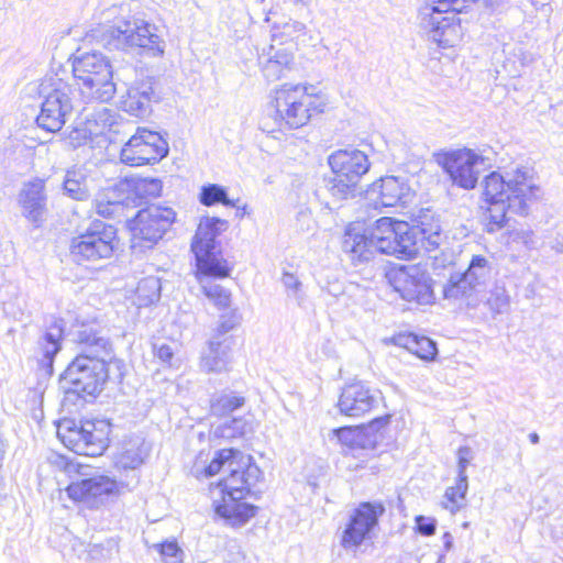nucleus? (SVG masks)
<instances>
[{"instance_id": "1", "label": "nucleus", "mask_w": 563, "mask_h": 563, "mask_svg": "<svg viewBox=\"0 0 563 563\" xmlns=\"http://www.w3.org/2000/svg\"><path fill=\"white\" fill-rule=\"evenodd\" d=\"M487 207V232L505 227L508 212L520 217L530 214L533 206L543 198L536 170L523 164H512L503 172H492L483 183Z\"/></svg>"}, {"instance_id": "2", "label": "nucleus", "mask_w": 563, "mask_h": 563, "mask_svg": "<svg viewBox=\"0 0 563 563\" xmlns=\"http://www.w3.org/2000/svg\"><path fill=\"white\" fill-rule=\"evenodd\" d=\"M82 352L68 365L64 380L69 391L79 396H96L108 379L107 362L112 357L109 340L93 325H82L77 333Z\"/></svg>"}, {"instance_id": "3", "label": "nucleus", "mask_w": 563, "mask_h": 563, "mask_svg": "<svg viewBox=\"0 0 563 563\" xmlns=\"http://www.w3.org/2000/svg\"><path fill=\"white\" fill-rule=\"evenodd\" d=\"M369 233L378 253L397 257H412L420 250L435 251L445 239L439 221L429 219L428 216L421 217L413 227L405 221L384 217L376 221Z\"/></svg>"}, {"instance_id": "4", "label": "nucleus", "mask_w": 563, "mask_h": 563, "mask_svg": "<svg viewBox=\"0 0 563 563\" xmlns=\"http://www.w3.org/2000/svg\"><path fill=\"white\" fill-rule=\"evenodd\" d=\"M120 8L108 9L106 22L93 31V36L109 49H139L152 57H162L165 53V41L157 33V26L148 21L131 14L119 13Z\"/></svg>"}, {"instance_id": "5", "label": "nucleus", "mask_w": 563, "mask_h": 563, "mask_svg": "<svg viewBox=\"0 0 563 563\" xmlns=\"http://www.w3.org/2000/svg\"><path fill=\"white\" fill-rule=\"evenodd\" d=\"M262 475L250 455H240L229 464V475L212 489L217 515L231 526H242L255 516L256 507L243 501Z\"/></svg>"}, {"instance_id": "6", "label": "nucleus", "mask_w": 563, "mask_h": 563, "mask_svg": "<svg viewBox=\"0 0 563 563\" xmlns=\"http://www.w3.org/2000/svg\"><path fill=\"white\" fill-rule=\"evenodd\" d=\"M275 122L280 130L299 129L322 113L325 100L311 84H284L274 90Z\"/></svg>"}, {"instance_id": "7", "label": "nucleus", "mask_w": 563, "mask_h": 563, "mask_svg": "<svg viewBox=\"0 0 563 563\" xmlns=\"http://www.w3.org/2000/svg\"><path fill=\"white\" fill-rule=\"evenodd\" d=\"M49 461L71 479L66 488L68 497L87 508L97 509L119 493V484L114 479L104 475H93L90 466L70 461L63 455H53Z\"/></svg>"}, {"instance_id": "8", "label": "nucleus", "mask_w": 563, "mask_h": 563, "mask_svg": "<svg viewBox=\"0 0 563 563\" xmlns=\"http://www.w3.org/2000/svg\"><path fill=\"white\" fill-rule=\"evenodd\" d=\"M78 90L86 102L106 103L115 93L113 70L107 56L100 52L84 53L73 63Z\"/></svg>"}, {"instance_id": "9", "label": "nucleus", "mask_w": 563, "mask_h": 563, "mask_svg": "<svg viewBox=\"0 0 563 563\" xmlns=\"http://www.w3.org/2000/svg\"><path fill=\"white\" fill-rule=\"evenodd\" d=\"M475 1L429 0L419 9V27L432 42L443 47H451L461 30L456 14L466 8V2Z\"/></svg>"}, {"instance_id": "10", "label": "nucleus", "mask_w": 563, "mask_h": 563, "mask_svg": "<svg viewBox=\"0 0 563 563\" xmlns=\"http://www.w3.org/2000/svg\"><path fill=\"white\" fill-rule=\"evenodd\" d=\"M228 229V221L219 218L200 220L191 243L198 274L206 277L223 278L229 276L230 268L221 257L218 235Z\"/></svg>"}, {"instance_id": "11", "label": "nucleus", "mask_w": 563, "mask_h": 563, "mask_svg": "<svg viewBox=\"0 0 563 563\" xmlns=\"http://www.w3.org/2000/svg\"><path fill=\"white\" fill-rule=\"evenodd\" d=\"M111 424L107 420L75 421L64 419L57 424V437L77 454L101 455L109 444Z\"/></svg>"}, {"instance_id": "12", "label": "nucleus", "mask_w": 563, "mask_h": 563, "mask_svg": "<svg viewBox=\"0 0 563 563\" xmlns=\"http://www.w3.org/2000/svg\"><path fill=\"white\" fill-rule=\"evenodd\" d=\"M176 221L173 208L162 205H151L137 211L130 221L131 247L135 252L152 249Z\"/></svg>"}, {"instance_id": "13", "label": "nucleus", "mask_w": 563, "mask_h": 563, "mask_svg": "<svg viewBox=\"0 0 563 563\" xmlns=\"http://www.w3.org/2000/svg\"><path fill=\"white\" fill-rule=\"evenodd\" d=\"M117 231L113 225L96 221L70 243V256L78 264H95L108 260L114 251Z\"/></svg>"}, {"instance_id": "14", "label": "nucleus", "mask_w": 563, "mask_h": 563, "mask_svg": "<svg viewBox=\"0 0 563 563\" xmlns=\"http://www.w3.org/2000/svg\"><path fill=\"white\" fill-rule=\"evenodd\" d=\"M49 87L52 89L45 92L43 86L44 100L36 122L43 130L55 133L64 126L71 115L75 104L71 97L73 88L68 82L56 79L51 82Z\"/></svg>"}, {"instance_id": "15", "label": "nucleus", "mask_w": 563, "mask_h": 563, "mask_svg": "<svg viewBox=\"0 0 563 563\" xmlns=\"http://www.w3.org/2000/svg\"><path fill=\"white\" fill-rule=\"evenodd\" d=\"M168 143L157 132L137 128L123 145L120 159L130 166H142L159 162L168 154Z\"/></svg>"}, {"instance_id": "16", "label": "nucleus", "mask_w": 563, "mask_h": 563, "mask_svg": "<svg viewBox=\"0 0 563 563\" xmlns=\"http://www.w3.org/2000/svg\"><path fill=\"white\" fill-rule=\"evenodd\" d=\"M440 163L452 183L463 189L475 188L481 173L489 166L488 158L468 148L445 153Z\"/></svg>"}, {"instance_id": "17", "label": "nucleus", "mask_w": 563, "mask_h": 563, "mask_svg": "<svg viewBox=\"0 0 563 563\" xmlns=\"http://www.w3.org/2000/svg\"><path fill=\"white\" fill-rule=\"evenodd\" d=\"M384 512L385 507L379 501L360 504L342 531V548L355 551L363 542L371 539L373 530L378 525V518Z\"/></svg>"}, {"instance_id": "18", "label": "nucleus", "mask_w": 563, "mask_h": 563, "mask_svg": "<svg viewBox=\"0 0 563 563\" xmlns=\"http://www.w3.org/2000/svg\"><path fill=\"white\" fill-rule=\"evenodd\" d=\"M390 283L400 297L418 305L434 302L432 280L429 275L417 266L401 267L390 275Z\"/></svg>"}, {"instance_id": "19", "label": "nucleus", "mask_w": 563, "mask_h": 563, "mask_svg": "<svg viewBox=\"0 0 563 563\" xmlns=\"http://www.w3.org/2000/svg\"><path fill=\"white\" fill-rule=\"evenodd\" d=\"M382 401V394L363 383L346 385L340 395L338 407L342 415L360 418L377 408Z\"/></svg>"}, {"instance_id": "20", "label": "nucleus", "mask_w": 563, "mask_h": 563, "mask_svg": "<svg viewBox=\"0 0 563 563\" xmlns=\"http://www.w3.org/2000/svg\"><path fill=\"white\" fill-rule=\"evenodd\" d=\"M411 196L412 191L407 180L396 176L382 177L366 191L367 199L375 208L405 206Z\"/></svg>"}, {"instance_id": "21", "label": "nucleus", "mask_w": 563, "mask_h": 563, "mask_svg": "<svg viewBox=\"0 0 563 563\" xmlns=\"http://www.w3.org/2000/svg\"><path fill=\"white\" fill-rule=\"evenodd\" d=\"M19 203L22 208V214L38 227L44 221L47 211L45 180L34 178L25 183L19 194Z\"/></svg>"}, {"instance_id": "22", "label": "nucleus", "mask_w": 563, "mask_h": 563, "mask_svg": "<svg viewBox=\"0 0 563 563\" xmlns=\"http://www.w3.org/2000/svg\"><path fill=\"white\" fill-rule=\"evenodd\" d=\"M328 163L334 175L350 177V181H358L369 169L367 155L356 148L338 150L329 156Z\"/></svg>"}, {"instance_id": "23", "label": "nucleus", "mask_w": 563, "mask_h": 563, "mask_svg": "<svg viewBox=\"0 0 563 563\" xmlns=\"http://www.w3.org/2000/svg\"><path fill=\"white\" fill-rule=\"evenodd\" d=\"M342 249L353 262H367L374 257L378 250L371 233L360 224H350L344 233Z\"/></svg>"}, {"instance_id": "24", "label": "nucleus", "mask_w": 563, "mask_h": 563, "mask_svg": "<svg viewBox=\"0 0 563 563\" xmlns=\"http://www.w3.org/2000/svg\"><path fill=\"white\" fill-rule=\"evenodd\" d=\"M163 185L157 178L150 177H125L115 184V190L110 192L114 196L117 191L125 195L129 205L135 203L136 199L155 198L159 196Z\"/></svg>"}, {"instance_id": "25", "label": "nucleus", "mask_w": 563, "mask_h": 563, "mask_svg": "<svg viewBox=\"0 0 563 563\" xmlns=\"http://www.w3.org/2000/svg\"><path fill=\"white\" fill-rule=\"evenodd\" d=\"M231 363V340L230 338L220 339L219 335H212L208 342V347L203 351L200 361V367L207 373H221L228 369Z\"/></svg>"}, {"instance_id": "26", "label": "nucleus", "mask_w": 563, "mask_h": 563, "mask_svg": "<svg viewBox=\"0 0 563 563\" xmlns=\"http://www.w3.org/2000/svg\"><path fill=\"white\" fill-rule=\"evenodd\" d=\"M63 333V321L54 320L40 336L36 345V356L43 367L52 369L54 357L62 349Z\"/></svg>"}, {"instance_id": "27", "label": "nucleus", "mask_w": 563, "mask_h": 563, "mask_svg": "<svg viewBox=\"0 0 563 563\" xmlns=\"http://www.w3.org/2000/svg\"><path fill=\"white\" fill-rule=\"evenodd\" d=\"M154 95L152 78L135 82L128 88L122 101L123 110L135 117H143L150 112L152 97Z\"/></svg>"}, {"instance_id": "28", "label": "nucleus", "mask_w": 563, "mask_h": 563, "mask_svg": "<svg viewBox=\"0 0 563 563\" xmlns=\"http://www.w3.org/2000/svg\"><path fill=\"white\" fill-rule=\"evenodd\" d=\"M117 117L118 114L114 110L100 103L91 112L85 114L84 128L81 130L85 134L84 136L93 137L111 131L114 124H117Z\"/></svg>"}, {"instance_id": "29", "label": "nucleus", "mask_w": 563, "mask_h": 563, "mask_svg": "<svg viewBox=\"0 0 563 563\" xmlns=\"http://www.w3.org/2000/svg\"><path fill=\"white\" fill-rule=\"evenodd\" d=\"M148 454L145 441L141 437H131L122 443L115 456V465L122 470H135L144 463Z\"/></svg>"}, {"instance_id": "30", "label": "nucleus", "mask_w": 563, "mask_h": 563, "mask_svg": "<svg viewBox=\"0 0 563 563\" xmlns=\"http://www.w3.org/2000/svg\"><path fill=\"white\" fill-rule=\"evenodd\" d=\"M292 62V55L284 49L276 51L267 58L260 57L262 73L268 81L286 77V73L291 69Z\"/></svg>"}, {"instance_id": "31", "label": "nucleus", "mask_w": 563, "mask_h": 563, "mask_svg": "<svg viewBox=\"0 0 563 563\" xmlns=\"http://www.w3.org/2000/svg\"><path fill=\"white\" fill-rule=\"evenodd\" d=\"M506 249L518 255L526 256L532 250L537 249L538 239L533 230L528 228H516L507 232L506 234Z\"/></svg>"}, {"instance_id": "32", "label": "nucleus", "mask_w": 563, "mask_h": 563, "mask_svg": "<svg viewBox=\"0 0 563 563\" xmlns=\"http://www.w3.org/2000/svg\"><path fill=\"white\" fill-rule=\"evenodd\" d=\"M242 453L233 449H223L216 452L213 459L207 466L200 467L202 461V454L199 455L198 461L194 466V473L196 477L203 475L205 477H211L218 474L223 467L229 470V464L232 460H239Z\"/></svg>"}, {"instance_id": "33", "label": "nucleus", "mask_w": 563, "mask_h": 563, "mask_svg": "<svg viewBox=\"0 0 563 563\" xmlns=\"http://www.w3.org/2000/svg\"><path fill=\"white\" fill-rule=\"evenodd\" d=\"M477 291V287L470 283L464 274H454L443 286V296L449 300H464L472 305L473 295Z\"/></svg>"}, {"instance_id": "34", "label": "nucleus", "mask_w": 563, "mask_h": 563, "mask_svg": "<svg viewBox=\"0 0 563 563\" xmlns=\"http://www.w3.org/2000/svg\"><path fill=\"white\" fill-rule=\"evenodd\" d=\"M398 343L421 360L430 361L437 355L435 343L427 336L409 333L399 336Z\"/></svg>"}, {"instance_id": "35", "label": "nucleus", "mask_w": 563, "mask_h": 563, "mask_svg": "<svg viewBox=\"0 0 563 563\" xmlns=\"http://www.w3.org/2000/svg\"><path fill=\"white\" fill-rule=\"evenodd\" d=\"M115 190V185L104 189L95 201L96 212L104 218L113 217L119 209L129 205V201L124 194L117 191L114 196H110L111 191Z\"/></svg>"}, {"instance_id": "36", "label": "nucleus", "mask_w": 563, "mask_h": 563, "mask_svg": "<svg viewBox=\"0 0 563 563\" xmlns=\"http://www.w3.org/2000/svg\"><path fill=\"white\" fill-rule=\"evenodd\" d=\"M65 194L75 200H86L89 197L87 176L82 169H69L63 183Z\"/></svg>"}, {"instance_id": "37", "label": "nucleus", "mask_w": 563, "mask_h": 563, "mask_svg": "<svg viewBox=\"0 0 563 563\" xmlns=\"http://www.w3.org/2000/svg\"><path fill=\"white\" fill-rule=\"evenodd\" d=\"M245 404V398L234 391L214 394L210 400L211 413L218 417L227 416Z\"/></svg>"}, {"instance_id": "38", "label": "nucleus", "mask_w": 563, "mask_h": 563, "mask_svg": "<svg viewBox=\"0 0 563 563\" xmlns=\"http://www.w3.org/2000/svg\"><path fill=\"white\" fill-rule=\"evenodd\" d=\"M463 274L467 277L470 283H473L478 289L481 286L485 285L490 277V262L483 255H474L467 269Z\"/></svg>"}, {"instance_id": "39", "label": "nucleus", "mask_w": 563, "mask_h": 563, "mask_svg": "<svg viewBox=\"0 0 563 563\" xmlns=\"http://www.w3.org/2000/svg\"><path fill=\"white\" fill-rule=\"evenodd\" d=\"M282 284L285 288L287 298L294 300L299 308H306L308 296L300 279L292 273L284 272Z\"/></svg>"}, {"instance_id": "40", "label": "nucleus", "mask_w": 563, "mask_h": 563, "mask_svg": "<svg viewBox=\"0 0 563 563\" xmlns=\"http://www.w3.org/2000/svg\"><path fill=\"white\" fill-rule=\"evenodd\" d=\"M159 280L155 277L143 278L136 287L139 306H147L159 299Z\"/></svg>"}, {"instance_id": "41", "label": "nucleus", "mask_w": 563, "mask_h": 563, "mask_svg": "<svg viewBox=\"0 0 563 563\" xmlns=\"http://www.w3.org/2000/svg\"><path fill=\"white\" fill-rule=\"evenodd\" d=\"M486 305L494 314L506 313L510 307V296L505 286L496 285L486 300Z\"/></svg>"}, {"instance_id": "42", "label": "nucleus", "mask_w": 563, "mask_h": 563, "mask_svg": "<svg viewBox=\"0 0 563 563\" xmlns=\"http://www.w3.org/2000/svg\"><path fill=\"white\" fill-rule=\"evenodd\" d=\"M199 200L203 206H213L222 203L224 206H233L228 198L227 190L217 184H209L201 188Z\"/></svg>"}, {"instance_id": "43", "label": "nucleus", "mask_w": 563, "mask_h": 563, "mask_svg": "<svg viewBox=\"0 0 563 563\" xmlns=\"http://www.w3.org/2000/svg\"><path fill=\"white\" fill-rule=\"evenodd\" d=\"M349 179L350 177H339V175H334L328 181V189L330 194L339 200L353 197L358 181H350Z\"/></svg>"}, {"instance_id": "44", "label": "nucleus", "mask_w": 563, "mask_h": 563, "mask_svg": "<svg viewBox=\"0 0 563 563\" xmlns=\"http://www.w3.org/2000/svg\"><path fill=\"white\" fill-rule=\"evenodd\" d=\"M202 289L208 299H210L219 309H229L231 303V294L222 286L212 282H206Z\"/></svg>"}, {"instance_id": "45", "label": "nucleus", "mask_w": 563, "mask_h": 563, "mask_svg": "<svg viewBox=\"0 0 563 563\" xmlns=\"http://www.w3.org/2000/svg\"><path fill=\"white\" fill-rule=\"evenodd\" d=\"M334 433L338 437V440L342 444H344L351 449L366 446V443L364 440L365 432L361 428H351V427L339 428V429L334 430Z\"/></svg>"}, {"instance_id": "46", "label": "nucleus", "mask_w": 563, "mask_h": 563, "mask_svg": "<svg viewBox=\"0 0 563 563\" xmlns=\"http://www.w3.org/2000/svg\"><path fill=\"white\" fill-rule=\"evenodd\" d=\"M457 488H459V478L456 479L455 486L449 487L444 494L443 506L445 509L450 510L452 514H455L456 511H459L464 505L465 496H466V493L468 489L467 479H465V489L464 490H462V489L460 490Z\"/></svg>"}, {"instance_id": "47", "label": "nucleus", "mask_w": 563, "mask_h": 563, "mask_svg": "<svg viewBox=\"0 0 563 563\" xmlns=\"http://www.w3.org/2000/svg\"><path fill=\"white\" fill-rule=\"evenodd\" d=\"M153 548L161 554L164 563H183L184 561V551L175 540L156 543Z\"/></svg>"}, {"instance_id": "48", "label": "nucleus", "mask_w": 563, "mask_h": 563, "mask_svg": "<svg viewBox=\"0 0 563 563\" xmlns=\"http://www.w3.org/2000/svg\"><path fill=\"white\" fill-rule=\"evenodd\" d=\"M245 422L242 419H231L217 426L212 430L214 438L233 439L244 434Z\"/></svg>"}, {"instance_id": "49", "label": "nucleus", "mask_w": 563, "mask_h": 563, "mask_svg": "<svg viewBox=\"0 0 563 563\" xmlns=\"http://www.w3.org/2000/svg\"><path fill=\"white\" fill-rule=\"evenodd\" d=\"M221 313L219 323L212 335H219L220 339L227 338L225 334L238 327L241 322V316L236 309H224Z\"/></svg>"}, {"instance_id": "50", "label": "nucleus", "mask_w": 563, "mask_h": 563, "mask_svg": "<svg viewBox=\"0 0 563 563\" xmlns=\"http://www.w3.org/2000/svg\"><path fill=\"white\" fill-rule=\"evenodd\" d=\"M473 459V451L470 446H461L457 451V477H459V488L465 489V479H467L466 468Z\"/></svg>"}, {"instance_id": "51", "label": "nucleus", "mask_w": 563, "mask_h": 563, "mask_svg": "<svg viewBox=\"0 0 563 563\" xmlns=\"http://www.w3.org/2000/svg\"><path fill=\"white\" fill-rule=\"evenodd\" d=\"M26 301L23 296H18L12 301L4 302L5 313L12 316L14 319H20L24 314Z\"/></svg>"}, {"instance_id": "52", "label": "nucleus", "mask_w": 563, "mask_h": 563, "mask_svg": "<svg viewBox=\"0 0 563 563\" xmlns=\"http://www.w3.org/2000/svg\"><path fill=\"white\" fill-rule=\"evenodd\" d=\"M416 525L422 536H432L435 532L437 521L431 517L417 516Z\"/></svg>"}, {"instance_id": "53", "label": "nucleus", "mask_w": 563, "mask_h": 563, "mask_svg": "<svg viewBox=\"0 0 563 563\" xmlns=\"http://www.w3.org/2000/svg\"><path fill=\"white\" fill-rule=\"evenodd\" d=\"M153 351L155 356L161 360L163 363L173 366V360H174V349L169 344H154Z\"/></svg>"}, {"instance_id": "54", "label": "nucleus", "mask_w": 563, "mask_h": 563, "mask_svg": "<svg viewBox=\"0 0 563 563\" xmlns=\"http://www.w3.org/2000/svg\"><path fill=\"white\" fill-rule=\"evenodd\" d=\"M305 29L306 25L303 23L298 21H289L284 24L283 33L289 38H295L302 34Z\"/></svg>"}, {"instance_id": "55", "label": "nucleus", "mask_w": 563, "mask_h": 563, "mask_svg": "<svg viewBox=\"0 0 563 563\" xmlns=\"http://www.w3.org/2000/svg\"><path fill=\"white\" fill-rule=\"evenodd\" d=\"M388 422H389V416L385 415V416H382V417H378V418L372 420L366 429L368 431H377L382 427H385Z\"/></svg>"}, {"instance_id": "56", "label": "nucleus", "mask_w": 563, "mask_h": 563, "mask_svg": "<svg viewBox=\"0 0 563 563\" xmlns=\"http://www.w3.org/2000/svg\"><path fill=\"white\" fill-rule=\"evenodd\" d=\"M322 290L334 297L342 292V288L339 284H329L328 286L322 287Z\"/></svg>"}, {"instance_id": "57", "label": "nucleus", "mask_w": 563, "mask_h": 563, "mask_svg": "<svg viewBox=\"0 0 563 563\" xmlns=\"http://www.w3.org/2000/svg\"><path fill=\"white\" fill-rule=\"evenodd\" d=\"M443 545L446 551H450L453 547V537L451 533L445 532L442 537Z\"/></svg>"}, {"instance_id": "58", "label": "nucleus", "mask_w": 563, "mask_h": 563, "mask_svg": "<svg viewBox=\"0 0 563 563\" xmlns=\"http://www.w3.org/2000/svg\"><path fill=\"white\" fill-rule=\"evenodd\" d=\"M529 440H530V442H531L532 444H537V443H539V440H540L539 434H538V433H536V432L530 433V434H529Z\"/></svg>"}, {"instance_id": "59", "label": "nucleus", "mask_w": 563, "mask_h": 563, "mask_svg": "<svg viewBox=\"0 0 563 563\" xmlns=\"http://www.w3.org/2000/svg\"><path fill=\"white\" fill-rule=\"evenodd\" d=\"M518 49L520 52V56H519L520 63H521V66H523L526 64V58L523 57V53H522L521 47H519Z\"/></svg>"}, {"instance_id": "60", "label": "nucleus", "mask_w": 563, "mask_h": 563, "mask_svg": "<svg viewBox=\"0 0 563 563\" xmlns=\"http://www.w3.org/2000/svg\"><path fill=\"white\" fill-rule=\"evenodd\" d=\"M3 453H4V451H3V445H2V443L0 442V462H1V461H2V459H3Z\"/></svg>"}]
</instances>
